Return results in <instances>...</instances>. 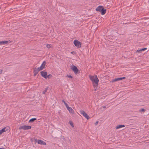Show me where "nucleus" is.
I'll return each instance as SVG.
<instances>
[{"mask_svg": "<svg viewBox=\"0 0 149 149\" xmlns=\"http://www.w3.org/2000/svg\"><path fill=\"white\" fill-rule=\"evenodd\" d=\"M144 111H145V109H141L140 110V112Z\"/></svg>", "mask_w": 149, "mask_h": 149, "instance_id": "obj_26", "label": "nucleus"}, {"mask_svg": "<svg viewBox=\"0 0 149 149\" xmlns=\"http://www.w3.org/2000/svg\"><path fill=\"white\" fill-rule=\"evenodd\" d=\"M36 69L38 72H39L40 70H42V69H41L40 68V67H38L37 69L36 68Z\"/></svg>", "mask_w": 149, "mask_h": 149, "instance_id": "obj_25", "label": "nucleus"}, {"mask_svg": "<svg viewBox=\"0 0 149 149\" xmlns=\"http://www.w3.org/2000/svg\"><path fill=\"white\" fill-rule=\"evenodd\" d=\"M121 80V77L118 78H115V79H113V80L112 81L113 82H115V81H119V80Z\"/></svg>", "mask_w": 149, "mask_h": 149, "instance_id": "obj_16", "label": "nucleus"}, {"mask_svg": "<svg viewBox=\"0 0 149 149\" xmlns=\"http://www.w3.org/2000/svg\"><path fill=\"white\" fill-rule=\"evenodd\" d=\"M90 79L92 81L93 86L95 88H97L99 82V79L97 75L94 76L89 75Z\"/></svg>", "mask_w": 149, "mask_h": 149, "instance_id": "obj_1", "label": "nucleus"}, {"mask_svg": "<svg viewBox=\"0 0 149 149\" xmlns=\"http://www.w3.org/2000/svg\"><path fill=\"white\" fill-rule=\"evenodd\" d=\"M46 64V62L45 61H44L42 63L41 66L40 67V68L41 69L43 70L45 68Z\"/></svg>", "mask_w": 149, "mask_h": 149, "instance_id": "obj_9", "label": "nucleus"}, {"mask_svg": "<svg viewBox=\"0 0 149 149\" xmlns=\"http://www.w3.org/2000/svg\"><path fill=\"white\" fill-rule=\"evenodd\" d=\"M96 10L97 11L101 12L102 15H104L106 13V10L104 9L103 6H98L96 9Z\"/></svg>", "mask_w": 149, "mask_h": 149, "instance_id": "obj_2", "label": "nucleus"}, {"mask_svg": "<svg viewBox=\"0 0 149 149\" xmlns=\"http://www.w3.org/2000/svg\"><path fill=\"white\" fill-rule=\"evenodd\" d=\"M31 127L30 126L24 125L20 126L19 129V130L23 129L24 130H26L30 129H31Z\"/></svg>", "mask_w": 149, "mask_h": 149, "instance_id": "obj_5", "label": "nucleus"}, {"mask_svg": "<svg viewBox=\"0 0 149 149\" xmlns=\"http://www.w3.org/2000/svg\"><path fill=\"white\" fill-rule=\"evenodd\" d=\"M0 149H6L3 148H0Z\"/></svg>", "mask_w": 149, "mask_h": 149, "instance_id": "obj_32", "label": "nucleus"}, {"mask_svg": "<svg viewBox=\"0 0 149 149\" xmlns=\"http://www.w3.org/2000/svg\"><path fill=\"white\" fill-rule=\"evenodd\" d=\"M80 112L81 114L84 116L87 119H88L90 118L89 116L87 115L84 111H81Z\"/></svg>", "mask_w": 149, "mask_h": 149, "instance_id": "obj_8", "label": "nucleus"}, {"mask_svg": "<svg viewBox=\"0 0 149 149\" xmlns=\"http://www.w3.org/2000/svg\"><path fill=\"white\" fill-rule=\"evenodd\" d=\"M41 75V76L47 79V73L46 72L43 71L40 72Z\"/></svg>", "mask_w": 149, "mask_h": 149, "instance_id": "obj_7", "label": "nucleus"}, {"mask_svg": "<svg viewBox=\"0 0 149 149\" xmlns=\"http://www.w3.org/2000/svg\"><path fill=\"white\" fill-rule=\"evenodd\" d=\"M62 102H63L64 103H65V101L64 100H62Z\"/></svg>", "mask_w": 149, "mask_h": 149, "instance_id": "obj_30", "label": "nucleus"}, {"mask_svg": "<svg viewBox=\"0 0 149 149\" xmlns=\"http://www.w3.org/2000/svg\"><path fill=\"white\" fill-rule=\"evenodd\" d=\"M121 79L122 80L123 79H125V77H121Z\"/></svg>", "mask_w": 149, "mask_h": 149, "instance_id": "obj_28", "label": "nucleus"}, {"mask_svg": "<svg viewBox=\"0 0 149 149\" xmlns=\"http://www.w3.org/2000/svg\"><path fill=\"white\" fill-rule=\"evenodd\" d=\"M5 132L4 129H2L0 130V135Z\"/></svg>", "mask_w": 149, "mask_h": 149, "instance_id": "obj_17", "label": "nucleus"}, {"mask_svg": "<svg viewBox=\"0 0 149 149\" xmlns=\"http://www.w3.org/2000/svg\"><path fill=\"white\" fill-rule=\"evenodd\" d=\"M64 104L67 109L68 108V107H69L68 105V104L67 103H66V102H65Z\"/></svg>", "mask_w": 149, "mask_h": 149, "instance_id": "obj_23", "label": "nucleus"}, {"mask_svg": "<svg viewBox=\"0 0 149 149\" xmlns=\"http://www.w3.org/2000/svg\"><path fill=\"white\" fill-rule=\"evenodd\" d=\"M98 123V121H96L95 123V125H97Z\"/></svg>", "mask_w": 149, "mask_h": 149, "instance_id": "obj_27", "label": "nucleus"}, {"mask_svg": "<svg viewBox=\"0 0 149 149\" xmlns=\"http://www.w3.org/2000/svg\"><path fill=\"white\" fill-rule=\"evenodd\" d=\"M2 71H3L2 70H0V74H1L2 73Z\"/></svg>", "mask_w": 149, "mask_h": 149, "instance_id": "obj_29", "label": "nucleus"}, {"mask_svg": "<svg viewBox=\"0 0 149 149\" xmlns=\"http://www.w3.org/2000/svg\"><path fill=\"white\" fill-rule=\"evenodd\" d=\"M39 72L37 70L36 68L34 69L33 71L34 76H35Z\"/></svg>", "mask_w": 149, "mask_h": 149, "instance_id": "obj_12", "label": "nucleus"}, {"mask_svg": "<svg viewBox=\"0 0 149 149\" xmlns=\"http://www.w3.org/2000/svg\"><path fill=\"white\" fill-rule=\"evenodd\" d=\"M47 47L48 48H50L51 47V45H49V44H47Z\"/></svg>", "mask_w": 149, "mask_h": 149, "instance_id": "obj_24", "label": "nucleus"}, {"mask_svg": "<svg viewBox=\"0 0 149 149\" xmlns=\"http://www.w3.org/2000/svg\"><path fill=\"white\" fill-rule=\"evenodd\" d=\"M52 77V75L51 74H49L48 75H47V78H50Z\"/></svg>", "mask_w": 149, "mask_h": 149, "instance_id": "obj_20", "label": "nucleus"}, {"mask_svg": "<svg viewBox=\"0 0 149 149\" xmlns=\"http://www.w3.org/2000/svg\"><path fill=\"white\" fill-rule=\"evenodd\" d=\"M147 49V48H142L139 50H137L136 52H137L141 53V52H142V51H144Z\"/></svg>", "mask_w": 149, "mask_h": 149, "instance_id": "obj_11", "label": "nucleus"}, {"mask_svg": "<svg viewBox=\"0 0 149 149\" xmlns=\"http://www.w3.org/2000/svg\"><path fill=\"white\" fill-rule=\"evenodd\" d=\"M37 120L36 118H32L29 121V123H33L34 122L35 120Z\"/></svg>", "mask_w": 149, "mask_h": 149, "instance_id": "obj_15", "label": "nucleus"}, {"mask_svg": "<svg viewBox=\"0 0 149 149\" xmlns=\"http://www.w3.org/2000/svg\"><path fill=\"white\" fill-rule=\"evenodd\" d=\"M10 42L9 41H3L0 42V45H2L4 44H8Z\"/></svg>", "mask_w": 149, "mask_h": 149, "instance_id": "obj_10", "label": "nucleus"}, {"mask_svg": "<svg viewBox=\"0 0 149 149\" xmlns=\"http://www.w3.org/2000/svg\"><path fill=\"white\" fill-rule=\"evenodd\" d=\"M70 68L76 74H79L80 73V70L74 65L71 66Z\"/></svg>", "mask_w": 149, "mask_h": 149, "instance_id": "obj_3", "label": "nucleus"}, {"mask_svg": "<svg viewBox=\"0 0 149 149\" xmlns=\"http://www.w3.org/2000/svg\"><path fill=\"white\" fill-rule=\"evenodd\" d=\"M125 127V125H117L116 126V129H118L121 128L122 127Z\"/></svg>", "mask_w": 149, "mask_h": 149, "instance_id": "obj_13", "label": "nucleus"}, {"mask_svg": "<svg viewBox=\"0 0 149 149\" xmlns=\"http://www.w3.org/2000/svg\"><path fill=\"white\" fill-rule=\"evenodd\" d=\"M104 108H105L106 107V106H104L103 107Z\"/></svg>", "mask_w": 149, "mask_h": 149, "instance_id": "obj_31", "label": "nucleus"}, {"mask_svg": "<svg viewBox=\"0 0 149 149\" xmlns=\"http://www.w3.org/2000/svg\"><path fill=\"white\" fill-rule=\"evenodd\" d=\"M67 77H68V78H71V79L73 78L72 77V76H71L70 75H67Z\"/></svg>", "mask_w": 149, "mask_h": 149, "instance_id": "obj_21", "label": "nucleus"}, {"mask_svg": "<svg viewBox=\"0 0 149 149\" xmlns=\"http://www.w3.org/2000/svg\"><path fill=\"white\" fill-rule=\"evenodd\" d=\"M73 43L75 46L77 47L78 48H79L81 46V43L77 40H74L73 42Z\"/></svg>", "mask_w": 149, "mask_h": 149, "instance_id": "obj_4", "label": "nucleus"}, {"mask_svg": "<svg viewBox=\"0 0 149 149\" xmlns=\"http://www.w3.org/2000/svg\"><path fill=\"white\" fill-rule=\"evenodd\" d=\"M34 140L36 142H37L38 144H40L41 145H45L46 144V143L44 141H42L40 140H37L35 138L34 139Z\"/></svg>", "mask_w": 149, "mask_h": 149, "instance_id": "obj_6", "label": "nucleus"}, {"mask_svg": "<svg viewBox=\"0 0 149 149\" xmlns=\"http://www.w3.org/2000/svg\"><path fill=\"white\" fill-rule=\"evenodd\" d=\"M69 123H70V125H71V126L72 127H74V126L73 125V123L72 122L70 121H69Z\"/></svg>", "mask_w": 149, "mask_h": 149, "instance_id": "obj_18", "label": "nucleus"}, {"mask_svg": "<svg viewBox=\"0 0 149 149\" xmlns=\"http://www.w3.org/2000/svg\"><path fill=\"white\" fill-rule=\"evenodd\" d=\"M3 129H4L5 132L8 130V127H6L3 128Z\"/></svg>", "mask_w": 149, "mask_h": 149, "instance_id": "obj_19", "label": "nucleus"}, {"mask_svg": "<svg viewBox=\"0 0 149 149\" xmlns=\"http://www.w3.org/2000/svg\"><path fill=\"white\" fill-rule=\"evenodd\" d=\"M67 109L69 111L70 113H72L74 112V111L71 107H68Z\"/></svg>", "mask_w": 149, "mask_h": 149, "instance_id": "obj_14", "label": "nucleus"}, {"mask_svg": "<svg viewBox=\"0 0 149 149\" xmlns=\"http://www.w3.org/2000/svg\"><path fill=\"white\" fill-rule=\"evenodd\" d=\"M74 52H71V53L72 54H73V53H74Z\"/></svg>", "mask_w": 149, "mask_h": 149, "instance_id": "obj_33", "label": "nucleus"}, {"mask_svg": "<svg viewBox=\"0 0 149 149\" xmlns=\"http://www.w3.org/2000/svg\"><path fill=\"white\" fill-rule=\"evenodd\" d=\"M47 89H48L47 88H46L45 89V91L42 92V94H45V93L46 92H47Z\"/></svg>", "mask_w": 149, "mask_h": 149, "instance_id": "obj_22", "label": "nucleus"}]
</instances>
